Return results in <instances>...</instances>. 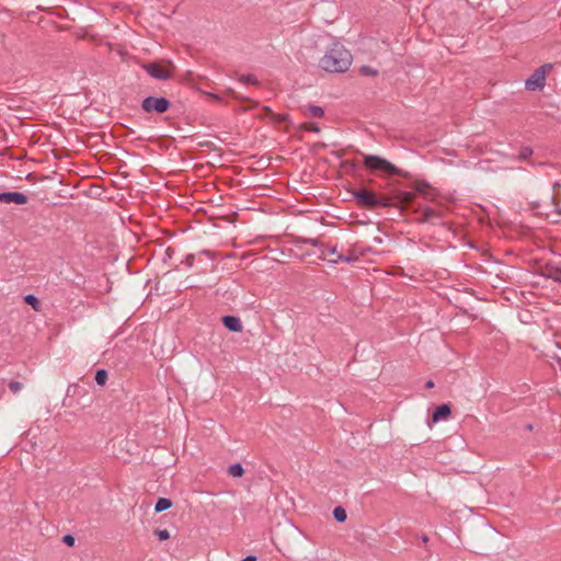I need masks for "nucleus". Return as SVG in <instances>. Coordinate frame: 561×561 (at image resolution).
Instances as JSON below:
<instances>
[{"mask_svg":"<svg viewBox=\"0 0 561 561\" xmlns=\"http://www.w3.org/2000/svg\"><path fill=\"white\" fill-rule=\"evenodd\" d=\"M222 324L225 328H227L230 332H241L242 331V323L241 320L236 316H224L222 317Z\"/></svg>","mask_w":561,"mask_h":561,"instance_id":"obj_8","label":"nucleus"},{"mask_svg":"<svg viewBox=\"0 0 561 561\" xmlns=\"http://www.w3.org/2000/svg\"><path fill=\"white\" fill-rule=\"evenodd\" d=\"M333 517L336 522L343 523L347 518L346 511L342 506H336L333 510Z\"/></svg>","mask_w":561,"mask_h":561,"instance_id":"obj_14","label":"nucleus"},{"mask_svg":"<svg viewBox=\"0 0 561 561\" xmlns=\"http://www.w3.org/2000/svg\"><path fill=\"white\" fill-rule=\"evenodd\" d=\"M62 542L67 546H73L75 545V537L72 535H65L62 537Z\"/></svg>","mask_w":561,"mask_h":561,"instance_id":"obj_29","label":"nucleus"},{"mask_svg":"<svg viewBox=\"0 0 561 561\" xmlns=\"http://www.w3.org/2000/svg\"><path fill=\"white\" fill-rule=\"evenodd\" d=\"M28 201V197L21 192H1L0 193V203L5 204H19L23 205L26 204Z\"/></svg>","mask_w":561,"mask_h":561,"instance_id":"obj_7","label":"nucleus"},{"mask_svg":"<svg viewBox=\"0 0 561 561\" xmlns=\"http://www.w3.org/2000/svg\"><path fill=\"white\" fill-rule=\"evenodd\" d=\"M304 242H305L306 244H309V245H311V247H316V248H318V247L322 245V244H321V242H320V240H319V239H317V238H307V239H305V241H304Z\"/></svg>","mask_w":561,"mask_h":561,"instance_id":"obj_27","label":"nucleus"},{"mask_svg":"<svg viewBox=\"0 0 561 561\" xmlns=\"http://www.w3.org/2000/svg\"><path fill=\"white\" fill-rule=\"evenodd\" d=\"M413 201H414V194L411 192H399L396 195V202L402 207H407V206L411 205L413 203Z\"/></svg>","mask_w":561,"mask_h":561,"instance_id":"obj_10","label":"nucleus"},{"mask_svg":"<svg viewBox=\"0 0 561 561\" xmlns=\"http://www.w3.org/2000/svg\"><path fill=\"white\" fill-rule=\"evenodd\" d=\"M24 300L26 304L31 305L34 309H37L38 299L36 296H34L32 294L26 295Z\"/></svg>","mask_w":561,"mask_h":561,"instance_id":"obj_22","label":"nucleus"},{"mask_svg":"<svg viewBox=\"0 0 561 561\" xmlns=\"http://www.w3.org/2000/svg\"><path fill=\"white\" fill-rule=\"evenodd\" d=\"M154 535L161 541L168 540L170 538V533L168 529H156Z\"/></svg>","mask_w":561,"mask_h":561,"instance_id":"obj_19","label":"nucleus"},{"mask_svg":"<svg viewBox=\"0 0 561 561\" xmlns=\"http://www.w3.org/2000/svg\"><path fill=\"white\" fill-rule=\"evenodd\" d=\"M239 80L244 84L256 83V78L253 75H242Z\"/></svg>","mask_w":561,"mask_h":561,"instance_id":"obj_20","label":"nucleus"},{"mask_svg":"<svg viewBox=\"0 0 561 561\" xmlns=\"http://www.w3.org/2000/svg\"><path fill=\"white\" fill-rule=\"evenodd\" d=\"M360 72L362 73H365V75H368V76H375L377 73V71L368 66H363L360 68Z\"/></svg>","mask_w":561,"mask_h":561,"instance_id":"obj_28","label":"nucleus"},{"mask_svg":"<svg viewBox=\"0 0 561 561\" xmlns=\"http://www.w3.org/2000/svg\"><path fill=\"white\" fill-rule=\"evenodd\" d=\"M425 387H426L427 389L433 388V387H434V381H433V380H428V381H426Z\"/></svg>","mask_w":561,"mask_h":561,"instance_id":"obj_32","label":"nucleus"},{"mask_svg":"<svg viewBox=\"0 0 561 561\" xmlns=\"http://www.w3.org/2000/svg\"><path fill=\"white\" fill-rule=\"evenodd\" d=\"M422 217L421 220L423 222H435V219H439L438 213L431 207H424L421 209Z\"/></svg>","mask_w":561,"mask_h":561,"instance_id":"obj_11","label":"nucleus"},{"mask_svg":"<svg viewBox=\"0 0 561 561\" xmlns=\"http://www.w3.org/2000/svg\"><path fill=\"white\" fill-rule=\"evenodd\" d=\"M142 68L150 77L158 80H168L171 77L170 72L162 68L158 62L145 64Z\"/></svg>","mask_w":561,"mask_h":561,"instance_id":"obj_6","label":"nucleus"},{"mask_svg":"<svg viewBox=\"0 0 561 561\" xmlns=\"http://www.w3.org/2000/svg\"><path fill=\"white\" fill-rule=\"evenodd\" d=\"M533 154V149L530 147H523L519 151V159L526 160Z\"/></svg>","mask_w":561,"mask_h":561,"instance_id":"obj_21","label":"nucleus"},{"mask_svg":"<svg viewBox=\"0 0 561 561\" xmlns=\"http://www.w3.org/2000/svg\"><path fill=\"white\" fill-rule=\"evenodd\" d=\"M22 387H23V385L20 381H10L9 382V389L14 393H18L22 389Z\"/></svg>","mask_w":561,"mask_h":561,"instance_id":"obj_24","label":"nucleus"},{"mask_svg":"<svg viewBox=\"0 0 561 561\" xmlns=\"http://www.w3.org/2000/svg\"><path fill=\"white\" fill-rule=\"evenodd\" d=\"M352 54L341 43H333L320 59V67L327 72H345L352 65Z\"/></svg>","mask_w":561,"mask_h":561,"instance_id":"obj_1","label":"nucleus"},{"mask_svg":"<svg viewBox=\"0 0 561 561\" xmlns=\"http://www.w3.org/2000/svg\"><path fill=\"white\" fill-rule=\"evenodd\" d=\"M304 111L309 117L321 118L324 115V110L319 105H307Z\"/></svg>","mask_w":561,"mask_h":561,"instance_id":"obj_12","label":"nucleus"},{"mask_svg":"<svg viewBox=\"0 0 561 561\" xmlns=\"http://www.w3.org/2000/svg\"><path fill=\"white\" fill-rule=\"evenodd\" d=\"M244 472V469L242 467L241 463H233L231 466H229L228 468V473L231 476V477H241Z\"/></svg>","mask_w":561,"mask_h":561,"instance_id":"obj_16","label":"nucleus"},{"mask_svg":"<svg viewBox=\"0 0 561 561\" xmlns=\"http://www.w3.org/2000/svg\"><path fill=\"white\" fill-rule=\"evenodd\" d=\"M393 203L390 201V198H387V197H377V203H376V207L377 206H381V207H390L392 206Z\"/></svg>","mask_w":561,"mask_h":561,"instance_id":"obj_23","label":"nucleus"},{"mask_svg":"<svg viewBox=\"0 0 561 561\" xmlns=\"http://www.w3.org/2000/svg\"><path fill=\"white\" fill-rule=\"evenodd\" d=\"M354 201L364 208L373 209L376 207L377 196L368 190L354 191L352 193Z\"/></svg>","mask_w":561,"mask_h":561,"instance_id":"obj_5","label":"nucleus"},{"mask_svg":"<svg viewBox=\"0 0 561 561\" xmlns=\"http://www.w3.org/2000/svg\"><path fill=\"white\" fill-rule=\"evenodd\" d=\"M550 277L561 284V263L552 265L549 270Z\"/></svg>","mask_w":561,"mask_h":561,"instance_id":"obj_15","label":"nucleus"},{"mask_svg":"<svg viewBox=\"0 0 561 561\" xmlns=\"http://www.w3.org/2000/svg\"><path fill=\"white\" fill-rule=\"evenodd\" d=\"M363 163L367 169L382 174L398 175L400 173L399 169L394 164L376 154H365Z\"/></svg>","mask_w":561,"mask_h":561,"instance_id":"obj_2","label":"nucleus"},{"mask_svg":"<svg viewBox=\"0 0 561 561\" xmlns=\"http://www.w3.org/2000/svg\"><path fill=\"white\" fill-rule=\"evenodd\" d=\"M560 187H561V185H560V183H559V182H554V183H553V192H554V193L557 192V188H560Z\"/></svg>","mask_w":561,"mask_h":561,"instance_id":"obj_33","label":"nucleus"},{"mask_svg":"<svg viewBox=\"0 0 561 561\" xmlns=\"http://www.w3.org/2000/svg\"><path fill=\"white\" fill-rule=\"evenodd\" d=\"M170 106V101L164 96H147L141 103V108L147 113L156 112L162 114L165 113Z\"/></svg>","mask_w":561,"mask_h":561,"instance_id":"obj_4","label":"nucleus"},{"mask_svg":"<svg viewBox=\"0 0 561 561\" xmlns=\"http://www.w3.org/2000/svg\"><path fill=\"white\" fill-rule=\"evenodd\" d=\"M171 506H172L171 500H169L167 497H159L154 505V511L157 513H161V512L169 510Z\"/></svg>","mask_w":561,"mask_h":561,"instance_id":"obj_13","label":"nucleus"},{"mask_svg":"<svg viewBox=\"0 0 561 561\" xmlns=\"http://www.w3.org/2000/svg\"><path fill=\"white\" fill-rule=\"evenodd\" d=\"M552 68L551 64H545L537 68L525 81V87L529 91H538L545 87L547 72Z\"/></svg>","mask_w":561,"mask_h":561,"instance_id":"obj_3","label":"nucleus"},{"mask_svg":"<svg viewBox=\"0 0 561 561\" xmlns=\"http://www.w3.org/2000/svg\"><path fill=\"white\" fill-rule=\"evenodd\" d=\"M107 371L105 369H98L94 376V380L98 385L103 386L107 380Z\"/></svg>","mask_w":561,"mask_h":561,"instance_id":"obj_17","label":"nucleus"},{"mask_svg":"<svg viewBox=\"0 0 561 561\" xmlns=\"http://www.w3.org/2000/svg\"><path fill=\"white\" fill-rule=\"evenodd\" d=\"M557 214L561 215V209L557 208Z\"/></svg>","mask_w":561,"mask_h":561,"instance_id":"obj_35","label":"nucleus"},{"mask_svg":"<svg viewBox=\"0 0 561 561\" xmlns=\"http://www.w3.org/2000/svg\"><path fill=\"white\" fill-rule=\"evenodd\" d=\"M241 561H256V557L253 554L247 556Z\"/></svg>","mask_w":561,"mask_h":561,"instance_id":"obj_30","label":"nucleus"},{"mask_svg":"<svg viewBox=\"0 0 561 561\" xmlns=\"http://www.w3.org/2000/svg\"><path fill=\"white\" fill-rule=\"evenodd\" d=\"M415 188L419 193H421L426 199H432V197L430 196V194L427 193V188H428V183L426 182H421V183H417L415 185Z\"/></svg>","mask_w":561,"mask_h":561,"instance_id":"obj_18","label":"nucleus"},{"mask_svg":"<svg viewBox=\"0 0 561 561\" xmlns=\"http://www.w3.org/2000/svg\"><path fill=\"white\" fill-rule=\"evenodd\" d=\"M309 130H311L313 133H319L320 131V127L314 125V124H311V126L309 127Z\"/></svg>","mask_w":561,"mask_h":561,"instance_id":"obj_31","label":"nucleus"},{"mask_svg":"<svg viewBox=\"0 0 561 561\" xmlns=\"http://www.w3.org/2000/svg\"><path fill=\"white\" fill-rule=\"evenodd\" d=\"M351 261H352V259L350 256L340 254V255H337V257L335 260H330L329 262L331 264H337L340 262H351Z\"/></svg>","mask_w":561,"mask_h":561,"instance_id":"obj_26","label":"nucleus"},{"mask_svg":"<svg viewBox=\"0 0 561 561\" xmlns=\"http://www.w3.org/2000/svg\"><path fill=\"white\" fill-rule=\"evenodd\" d=\"M527 430L531 431L533 430V425L528 424L527 425Z\"/></svg>","mask_w":561,"mask_h":561,"instance_id":"obj_34","label":"nucleus"},{"mask_svg":"<svg viewBox=\"0 0 561 561\" xmlns=\"http://www.w3.org/2000/svg\"><path fill=\"white\" fill-rule=\"evenodd\" d=\"M450 407L448 404L438 405L433 413V421L440 422L446 420L450 415Z\"/></svg>","mask_w":561,"mask_h":561,"instance_id":"obj_9","label":"nucleus"},{"mask_svg":"<svg viewBox=\"0 0 561 561\" xmlns=\"http://www.w3.org/2000/svg\"><path fill=\"white\" fill-rule=\"evenodd\" d=\"M322 255L325 256L327 254H335L336 253V247L334 245H323Z\"/></svg>","mask_w":561,"mask_h":561,"instance_id":"obj_25","label":"nucleus"}]
</instances>
